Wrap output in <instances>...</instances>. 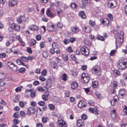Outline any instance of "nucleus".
I'll return each mask as SVG.
<instances>
[{
  "instance_id": "f257e3e1",
  "label": "nucleus",
  "mask_w": 127,
  "mask_h": 127,
  "mask_svg": "<svg viewBox=\"0 0 127 127\" xmlns=\"http://www.w3.org/2000/svg\"><path fill=\"white\" fill-rule=\"evenodd\" d=\"M117 66L118 68L121 70H123L127 67V59L118 61Z\"/></svg>"
},
{
  "instance_id": "f03ea898",
  "label": "nucleus",
  "mask_w": 127,
  "mask_h": 127,
  "mask_svg": "<svg viewBox=\"0 0 127 127\" xmlns=\"http://www.w3.org/2000/svg\"><path fill=\"white\" fill-rule=\"evenodd\" d=\"M113 33L118 38H117V39H118V43L119 44H121L124 41L123 32L122 31L120 32V33L119 34L117 31H114Z\"/></svg>"
},
{
  "instance_id": "7ed1b4c3",
  "label": "nucleus",
  "mask_w": 127,
  "mask_h": 127,
  "mask_svg": "<svg viewBox=\"0 0 127 127\" xmlns=\"http://www.w3.org/2000/svg\"><path fill=\"white\" fill-rule=\"evenodd\" d=\"M101 68L99 65L94 66L92 69L93 72L96 75H99L101 73Z\"/></svg>"
},
{
  "instance_id": "20e7f679",
  "label": "nucleus",
  "mask_w": 127,
  "mask_h": 127,
  "mask_svg": "<svg viewBox=\"0 0 127 127\" xmlns=\"http://www.w3.org/2000/svg\"><path fill=\"white\" fill-rule=\"evenodd\" d=\"M81 79L83 80V83L86 84L89 82L90 78L87 73H83L81 75Z\"/></svg>"
},
{
  "instance_id": "39448f33",
  "label": "nucleus",
  "mask_w": 127,
  "mask_h": 127,
  "mask_svg": "<svg viewBox=\"0 0 127 127\" xmlns=\"http://www.w3.org/2000/svg\"><path fill=\"white\" fill-rule=\"evenodd\" d=\"M81 53L86 56L88 55L89 54V50L87 47L86 46H83L80 48Z\"/></svg>"
},
{
  "instance_id": "423d86ee",
  "label": "nucleus",
  "mask_w": 127,
  "mask_h": 127,
  "mask_svg": "<svg viewBox=\"0 0 127 127\" xmlns=\"http://www.w3.org/2000/svg\"><path fill=\"white\" fill-rule=\"evenodd\" d=\"M26 21L25 16L21 15L18 17L17 19V21L18 23H23Z\"/></svg>"
},
{
  "instance_id": "0eeeda50",
  "label": "nucleus",
  "mask_w": 127,
  "mask_h": 127,
  "mask_svg": "<svg viewBox=\"0 0 127 127\" xmlns=\"http://www.w3.org/2000/svg\"><path fill=\"white\" fill-rule=\"evenodd\" d=\"M108 3L110 4L109 8H114L117 5V3L115 0H111L108 2Z\"/></svg>"
},
{
  "instance_id": "6e6552de",
  "label": "nucleus",
  "mask_w": 127,
  "mask_h": 127,
  "mask_svg": "<svg viewBox=\"0 0 127 127\" xmlns=\"http://www.w3.org/2000/svg\"><path fill=\"white\" fill-rule=\"evenodd\" d=\"M87 105V103L86 101L82 100H80L78 104V107L80 108L86 107Z\"/></svg>"
},
{
  "instance_id": "1a4fd4ad",
  "label": "nucleus",
  "mask_w": 127,
  "mask_h": 127,
  "mask_svg": "<svg viewBox=\"0 0 127 127\" xmlns=\"http://www.w3.org/2000/svg\"><path fill=\"white\" fill-rule=\"evenodd\" d=\"M91 0H82V3L80 4V7L82 8H84L87 4L89 3Z\"/></svg>"
},
{
  "instance_id": "9d476101",
  "label": "nucleus",
  "mask_w": 127,
  "mask_h": 127,
  "mask_svg": "<svg viewBox=\"0 0 127 127\" xmlns=\"http://www.w3.org/2000/svg\"><path fill=\"white\" fill-rule=\"evenodd\" d=\"M35 109L33 107H30L28 109L27 112V114L29 115H30L32 114L35 113Z\"/></svg>"
},
{
  "instance_id": "9b49d317",
  "label": "nucleus",
  "mask_w": 127,
  "mask_h": 127,
  "mask_svg": "<svg viewBox=\"0 0 127 127\" xmlns=\"http://www.w3.org/2000/svg\"><path fill=\"white\" fill-rule=\"evenodd\" d=\"M11 27L12 29L17 31H18L20 30V26L14 23L11 24Z\"/></svg>"
},
{
  "instance_id": "f8f14e48",
  "label": "nucleus",
  "mask_w": 127,
  "mask_h": 127,
  "mask_svg": "<svg viewBox=\"0 0 127 127\" xmlns=\"http://www.w3.org/2000/svg\"><path fill=\"white\" fill-rule=\"evenodd\" d=\"M58 124L59 127H67L65 121L62 120H59Z\"/></svg>"
},
{
  "instance_id": "ddd939ff",
  "label": "nucleus",
  "mask_w": 127,
  "mask_h": 127,
  "mask_svg": "<svg viewBox=\"0 0 127 127\" xmlns=\"http://www.w3.org/2000/svg\"><path fill=\"white\" fill-rule=\"evenodd\" d=\"M25 92H30L31 96L32 97H34L35 96V91L34 90H33L32 89L30 90H26Z\"/></svg>"
},
{
  "instance_id": "4468645a",
  "label": "nucleus",
  "mask_w": 127,
  "mask_h": 127,
  "mask_svg": "<svg viewBox=\"0 0 127 127\" xmlns=\"http://www.w3.org/2000/svg\"><path fill=\"white\" fill-rule=\"evenodd\" d=\"M89 112L91 113H94L95 112V114L96 115H97L98 114V113L97 111V107H95L94 109V111L93 109L92 108H89Z\"/></svg>"
},
{
  "instance_id": "2eb2a0df",
  "label": "nucleus",
  "mask_w": 127,
  "mask_h": 127,
  "mask_svg": "<svg viewBox=\"0 0 127 127\" xmlns=\"http://www.w3.org/2000/svg\"><path fill=\"white\" fill-rule=\"evenodd\" d=\"M9 7H13L17 4V2L15 0H10L9 2Z\"/></svg>"
},
{
  "instance_id": "dca6fc26",
  "label": "nucleus",
  "mask_w": 127,
  "mask_h": 127,
  "mask_svg": "<svg viewBox=\"0 0 127 127\" xmlns=\"http://www.w3.org/2000/svg\"><path fill=\"white\" fill-rule=\"evenodd\" d=\"M110 116L112 119H115L117 117L116 111L115 109H113L111 112Z\"/></svg>"
},
{
  "instance_id": "f3484780",
  "label": "nucleus",
  "mask_w": 127,
  "mask_h": 127,
  "mask_svg": "<svg viewBox=\"0 0 127 127\" xmlns=\"http://www.w3.org/2000/svg\"><path fill=\"white\" fill-rule=\"evenodd\" d=\"M84 121L81 119H79L77 121V125L78 126L81 127L84 124Z\"/></svg>"
},
{
  "instance_id": "a211bd4d",
  "label": "nucleus",
  "mask_w": 127,
  "mask_h": 127,
  "mask_svg": "<svg viewBox=\"0 0 127 127\" xmlns=\"http://www.w3.org/2000/svg\"><path fill=\"white\" fill-rule=\"evenodd\" d=\"M47 30L49 31L52 32L54 30V25H48L47 26Z\"/></svg>"
},
{
  "instance_id": "6ab92c4d",
  "label": "nucleus",
  "mask_w": 127,
  "mask_h": 127,
  "mask_svg": "<svg viewBox=\"0 0 127 127\" xmlns=\"http://www.w3.org/2000/svg\"><path fill=\"white\" fill-rule=\"evenodd\" d=\"M49 94V92H47L46 94L42 95V98L44 100L46 101L47 100Z\"/></svg>"
},
{
  "instance_id": "aec40b11",
  "label": "nucleus",
  "mask_w": 127,
  "mask_h": 127,
  "mask_svg": "<svg viewBox=\"0 0 127 127\" xmlns=\"http://www.w3.org/2000/svg\"><path fill=\"white\" fill-rule=\"evenodd\" d=\"M102 23L104 25H107L109 23V20L107 18H105L102 20Z\"/></svg>"
},
{
  "instance_id": "412c9836",
  "label": "nucleus",
  "mask_w": 127,
  "mask_h": 127,
  "mask_svg": "<svg viewBox=\"0 0 127 127\" xmlns=\"http://www.w3.org/2000/svg\"><path fill=\"white\" fill-rule=\"evenodd\" d=\"M79 30L78 28L76 26L74 27L72 29V32L74 33H77L79 32Z\"/></svg>"
},
{
  "instance_id": "4be33fe9",
  "label": "nucleus",
  "mask_w": 127,
  "mask_h": 127,
  "mask_svg": "<svg viewBox=\"0 0 127 127\" xmlns=\"http://www.w3.org/2000/svg\"><path fill=\"white\" fill-rule=\"evenodd\" d=\"M79 15L83 19H85L86 18V16L83 11H80L79 14Z\"/></svg>"
},
{
  "instance_id": "5701e85b",
  "label": "nucleus",
  "mask_w": 127,
  "mask_h": 127,
  "mask_svg": "<svg viewBox=\"0 0 127 127\" xmlns=\"http://www.w3.org/2000/svg\"><path fill=\"white\" fill-rule=\"evenodd\" d=\"M46 12L47 15L49 17H54V14L51 13L49 9L47 10Z\"/></svg>"
},
{
  "instance_id": "b1692460",
  "label": "nucleus",
  "mask_w": 127,
  "mask_h": 127,
  "mask_svg": "<svg viewBox=\"0 0 127 127\" xmlns=\"http://www.w3.org/2000/svg\"><path fill=\"white\" fill-rule=\"evenodd\" d=\"M125 94L126 92L123 89H121L119 91V94L120 95L123 96Z\"/></svg>"
},
{
  "instance_id": "393cba45",
  "label": "nucleus",
  "mask_w": 127,
  "mask_h": 127,
  "mask_svg": "<svg viewBox=\"0 0 127 127\" xmlns=\"http://www.w3.org/2000/svg\"><path fill=\"white\" fill-rule=\"evenodd\" d=\"M16 63L19 65H23V66H25L24 63H23L20 59H17L15 61Z\"/></svg>"
},
{
  "instance_id": "a878e982",
  "label": "nucleus",
  "mask_w": 127,
  "mask_h": 127,
  "mask_svg": "<svg viewBox=\"0 0 127 127\" xmlns=\"http://www.w3.org/2000/svg\"><path fill=\"white\" fill-rule=\"evenodd\" d=\"M77 86L78 85L77 82L75 81H74L72 83V89L75 90Z\"/></svg>"
},
{
  "instance_id": "bb28decb",
  "label": "nucleus",
  "mask_w": 127,
  "mask_h": 127,
  "mask_svg": "<svg viewBox=\"0 0 127 127\" xmlns=\"http://www.w3.org/2000/svg\"><path fill=\"white\" fill-rule=\"evenodd\" d=\"M85 32L87 33H89L91 32V28L89 27H85Z\"/></svg>"
},
{
  "instance_id": "cd10ccee",
  "label": "nucleus",
  "mask_w": 127,
  "mask_h": 127,
  "mask_svg": "<svg viewBox=\"0 0 127 127\" xmlns=\"http://www.w3.org/2000/svg\"><path fill=\"white\" fill-rule=\"evenodd\" d=\"M36 41L34 39H32L30 41V44L31 46H32L34 45L36 43Z\"/></svg>"
},
{
  "instance_id": "c85d7f7f",
  "label": "nucleus",
  "mask_w": 127,
  "mask_h": 127,
  "mask_svg": "<svg viewBox=\"0 0 127 127\" xmlns=\"http://www.w3.org/2000/svg\"><path fill=\"white\" fill-rule=\"evenodd\" d=\"M43 57L44 58H47L48 56V53L46 51H44L42 54Z\"/></svg>"
},
{
  "instance_id": "c756f323",
  "label": "nucleus",
  "mask_w": 127,
  "mask_h": 127,
  "mask_svg": "<svg viewBox=\"0 0 127 127\" xmlns=\"http://www.w3.org/2000/svg\"><path fill=\"white\" fill-rule=\"evenodd\" d=\"M98 82L96 81H95L93 82L92 84V86L94 88H96L98 85Z\"/></svg>"
},
{
  "instance_id": "7c9ffc66",
  "label": "nucleus",
  "mask_w": 127,
  "mask_h": 127,
  "mask_svg": "<svg viewBox=\"0 0 127 127\" xmlns=\"http://www.w3.org/2000/svg\"><path fill=\"white\" fill-rule=\"evenodd\" d=\"M10 68H11L12 70L14 71H16L18 70V68L16 65L13 64V65L12 67Z\"/></svg>"
},
{
  "instance_id": "2f4dec72",
  "label": "nucleus",
  "mask_w": 127,
  "mask_h": 127,
  "mask_svg": "<svg viewBox=\"0 0 127 127\" xmlns=\"http://www.w3.org/2000/svg\"><path fill=\"white\" fill-rule=\"evenodd\" d=\"M52 46L54 49L58 48L59 47V45L57 43L54 42L52 44Z\"/></svg>"
},
{
  "instance_id": "473e14b6",
  "label": "nucleus",
  "mask_w": 127,
  "mask_h": 127,
  "mask_svg": "<svg viewBox=\"0 0 127 127\" xmlns=\"http://www.w3.org/2000/svg\"><path fill=\"white\" fill-rule=\"evenodd\" d=\"M67 75L66 74L64 73L63 74L61 77L62 79L64 81H66L67 80Z\"/></svg>"
},
{
  "instance_id": "72a5a7b5",
  "label": "nucleus",
  "mask_w": 127,
  "mask_h": 127,
  "mask_svg": "<svg viewBox=\"0 0 127 127\" xmlns=\"http://www.w3.org/2000/svg\"><path fill=\"white\" fill-rule=\"evenodd\" d=\"M13 117L14 118H18L20 117V115L19 113L18 112H15L13 116Z\"/></svg>"
},
{
  "instance_id": "f704fd0d",
  "label": "nucleus",
  "mask_w": 127,
  "mask_h": 127,
  "mask_svg": "<svg viewBox=\"0 0 127 127\" xmlns=\"http://www.w3.org/2000/svg\"><path fill=\"white\" fill-rule=\"evenodd\" d=\"M51 80L49 79L46 81V86H48L50 87L51 86Z\"/></svg>"
},
{
  "instance_id": "c9c22d12",
  "label": "nucleus",
  "mask_w": 127,
  "mask_h": 127,
  "mask_svg": "<svg viewBox=\"0 0 127 127\" xmlns=\"http://www.w3.org/2000/svg\"><path fill=\"white\" fill-rule=\"evenodd\" d=\"M97 38L98 40L101 41H103L104 40V37L103 36H101L99 35H97Z\"/></svg>"
},
{
  "instance_id": "e433bc0d",
  "label": "nucleus",
  "mask_w": 127,
  "mask_h": 127,
  "mask_svg": "<svg viewBox=\"0 0 127 127\" xmlns=\"http://www.w3.org/2000/svg\"><path fill=\"white\" fill-rule=\"evenodd\" d=\"M78 7V5L76 3L74 2L72 3V8L76 9Z\"/></svg>"
},
{
  "instance_id": "4c0bfd02",
  "label": "nucleus",
  "mask_w": 127,
  "mask_h": 127,
  "mask_svg": "<svg viewBox=\"0 0 127 127\" xmlns=\"http://www.w3.org/2000/svg\"><path fill=\"white\" fill-rule=\"evenodd\" d=\"M26 70V69L24 67L20 68L19 70V71L20 73H24Z\"/></svg>"
},
{
  "instance_id": "58836bf2",
  "label": "nucleus",
  "mask_w": 127,
  "mask_h": 127,
  "mask_svg": "<svg viewBox=\"0 0 127 127\" xmlns=\"http://www.w3.org/2000/svg\"><path fill=\"white\" fill-rule=\"evenodd\" d=\"M48 106L50 110H53L54 109L55 107L54 105L52 104H49Z\"/></svg>"
},
{
  "instance_id": "ea45409f",
  "label": "nucleus",
  "mask_w": 127,
  "mask_h": 127,
  "mask_svg": "<svg viewBox=\"0 0 127 127\" xmlns=\"http://www.w3.org/2000/svg\"><path fill=\"white\" fill-rule=\"evenodd\" d=\"M78 74V72L76 70H73L72 71V75L74 76H76Z\"/></svg>"
},
{
  "instance_id": "a19ab883",
  "label": "nucleus",
  "mask_w": 127,
  "mask_h": 127,
  "mask_svg": "<svg viewBox=\"0 0 127 127\" xmlns=\"http://www.w3.org/2000/svg\"><path fill=\"white\" fill-rule=\"evenodd\" d=\"M81 117L84 120H86L87 118V116L85 114H83L81 116Z\"/></svg>"
},
{
  "instance_id": "79ce46f5",
  "label": "nucleus",
  "mask_w": 127,
  "mask_h": 127,
  "mask_svg": "<svg viewBox=\"0 0 127 127\" xmlns=\"http://www.w3.org/2000/svg\"><path fill=\"white\" fill-rule=\"evenodd\" d=\"M47 73V71L45 69L43 70L41 72V75L44 76L46 75Z\"/></svg>"
},
{
  "instance_id": "37998d69",
  "label": "nucleus",
  "mask_w": 127,
  "mask_h": 127,
  "mask_svg": "<svg viewBox=\"0 0 127 127\" xmlns=\"http://www.w3.org/2000/svg\"><path fill=\"white\" fill-rule=\"evenodd\" d=\"M13 63L11 62H8L7 63V66H8L10 68H11L12 67L13 65Z\"/></svg>"
},
{
  "instance_id": "c03bdc74",
  "label": "nucleus",
  "mask_w": 127,
  "mask_h": 127,
  "mask_svg": "<svg viewBox=\"0 0 127 127\" xmlns=\"http://www.w3.org/2000/svg\"><path fill=\"white\" fill-rule=\"evenodd\" d=\"M48 119L47 118H42V121L43 123H45L47 122Z\"/></svg>"
},
{
  "instance_id": "a18cd8bd",
  "label": "nucleus",
  "mask_w": 127,
  "mask_h": 127,
  "mask_svg": "<svg viewBox=\"0 0 127 127\" xmlns=\"http://www.w3.org/2000/svg\"><path fill=\"white\" fill-rule=\"evenodd\" d=\"M37 90L41 92H43L45 91V89H43L42 87H37Z\"/></svg>"
},
{
  "instance_id": "49530a36",
  "label": "nucleus",
  "mask_w": 127,
  "mask_h": 127,
  "mask_svg": "<svg viewBox=\"0 0 127 127\" xmlns=\"http://www.w3.org/2000/svg\"><path fill=\"white\" fill-rule=\"evenodd\" d=\"M21 59L24 61L27 62L28 61V58L26 57H22L21 58Z\"/></svg>"
},
{
  "instance_id": "de8ad7c7",
  "label": "nucleus",
  "mask_w": 127,
  "mask_h": 127,
  "mask_svg": "<svg viewBox=\"0 0 127 127\" xmlns=\"http://www.w3.org/2000/svg\"><path fill=\"white\" fill-rule=\"evenodd\" d=\"M89 23L92 26H93L95 25V21L91 20H90L89 22Z\"/></svg>"
},
{
  "instance_id": "09e8293b",
  "label": "nucleus",
  "mask_w": 127,
  "mask_h": 127,
  "mask_svg": "<svg viewBox=\"0 0 127 127\" xmlns=\"http://www.w3.org/2000/svg\"><path fill=\"white\" fill-rule=\"evenodd\" d=\"M20 122L19 121L18 119H14L13 120V123L15 124H16Z\"/></svg>"
},
{
  "instance_id": "8fccbe9b",
  "label": "nucleus",
  "mask_w": 127,
  "mask_h": 127,
  "mask_svg": "<svg viewBox=\"0 0 127 127\" xmlns=\"http://www.w3.org/2000/svg\"><path fill=\"white\" fill-rule=\"evenodd\" d=\"M123 110L125 114L127 115V106H124Z\"/></svg>"
},
{
  "instance_id": "3c124183",
  "label": "nucleus",
  "mask_w": 127,
  "mask_h": 127,
  "mask_svg": "<svg viewBox=\"0 0 127 127\" xmlns=\"http://www.w3.org/2000/svg\"><path fill=\"white\" fill-rule=\"evenodd\" d=\"M117 102V101L113 99L111 101V103L112 105L114 106L115 105Z\"/></svg>"
},
{
  "instance_id": "603ef678",
  "label": "nucleus",
  "mask_w": 127,
  "mask_h": 127,
  "mask_svg": "<svg viewBox=\"0 0 127 127\" xmlns=\"http://www.w3.org/2000/svg\"><path fill=\"white\" fill-rule=\"evenodd\" d=\"M54 49L53 48L50 49L49 51V52L52 54H53L55 53V51H54Z\"/></svg>"
},
{
  "instance_id": "864d4df0",
  "label": "nucleus",
  "mask_w": 127,
  "mask_h": 127,
  "mask_svg": "<svg viewBox=\"0 0 127 127\" xmlns=\"http://www.w3.org/2000/svg\"><path fill=\"white\" fill-rule=\"evenodd\" d=\"M39 79L42 81H43L45 80V78L42 76H40L39 77Z\"/></svg>"
},
{
  "instance_id": "5fc2aeb1",
  "label": "nucleus",
  "mask_w": 127,
  "mask_h": 127,
  "mask_svg": "<svg viewBox=\"0 0 127 127\" xmlns=\"http://www.w3.org/2000/svg\"><path fill=\"white\" fill-rule=\"evenodd\" d=\"M5 84V83L3 81L0 80V87L3 86Z\"/></svg>"
},
{
  "instance_id": "6e6d98bb",
  "label": "nucleus",
  "mask_w": 127,
  "mask_h": 127,
  "mask_svg": "<svg viewBox=\"0 0 127 127\" xmlns=\"http://www.w3.org/2000/svg\"><path fill=\"white\" fill-rule=\"evenodd\" d=\"M115 50H111L110 53V55L111 56H113L115 53Z\"/></svg>"
},
{
  "instance_id": "4d7b16f0",
  "label": "nucleus",
  "mask_w": 127,
  "mask_h": 127,
  "mask_svg": "<svg viewBox=\"0 0 127 127\" xmlns=\"http://www.w3.org/2000/svg\"><path fill=\"white\" fill-rule=\"evenodd\" d=\"M113 85L114 88L115 89L117 86V83L116 81H114L113 82Z\"/></svg>"
},
{
  "instance_id": "13d9d810",
  "label": "nucleus",
  "mask_w": 127,
  "mask_h": 127,
  "mask_svg": "<svg viewBox=\"0 0 127 127\" xmlns=\"http://www.w3.org/2000/svg\"><path fill=\"white\" fill-rule=\"evenodd\" d=\"M66 50L68 52L71 53V46H69L66 49Z\"/></svg>"
},
{
  "instance_id": "bf43d9fd",
  "label": "nucleus",
  "mask_w": 127,
  "mask_h": 127,
  "mask_svg": "<svg viewBox=\"0 0 127 127\" xmlns=\"http://www.w3.org/2000/svg\"><path fill=\"white\" fill-rule=\"evenodd\" d=\"M19 104L20 106L21 107H23L24 106V103L22 101L19 102Z\"/></svg>"
},
{
  "instance_id": "052dcab7",
  "label": "nucleus",
  "mask_w": 127,
  "mask_h": 127,
  "mask_svg": "<svg viewBox=\"0 0 127 127\" xmlns=\"http://www.w3.org/2000/svg\"><path fill=\"white\" fill-rule=\"evenodd\" d=\"M6 54L4 53L0 54V58H4L5 57Z\"/></svg>"
},
{
  "instance_id": "680f3d73",
  "label": "nucleus",
  "mask_w": 127,
  "mask_h": 127,
  "mask_svg": "<svg viewBox=\"0 0 127 127\" xmlns=\"http://www.w3.org/2000/svg\"><path fill=\"white\" fill-rule=\"evenodd\" d=\"M43 125L41 123H38L36 124V127H43Z\"/></svg>"
},
{
  "instance_id": "e2e57ef3",
  "label": "nucleus",
  "mask_w": 127,
  "mask_h": 127,
  "mask_svg": "<svg viewBox=\"0 0 127 127\" xmlns=\"http://www.w3.org/2000/svg\"><path fill=\"white\" fill-rule=\"evenodd\" d=\"M41 36L40 35H37L36 36V40L38 41L40 40L41 39Z\"/></svg>"
},
{
  "instance_id": "0e129e2a",
  "label": "nucleus",
  "mask_w": 127,
  "mask_h": 127,
  "mask_svg": "<svg viewBox=\"0 0 127 127\" xmlns=\"http://www.w3.org/2000/svg\"><path fill=\"white\" fill-rule=\"evenodd\" d=\"M38 104L41 106H42L45 104V102L43 101H40L38 102Z\"/></svg>"
},
{
  "instance_id": "69168bd1",
  "label": "nucleus",
  "mask_w": 127,
  "mask_h": 127,
  "mask_svg": "<svg viewBox=\"0 0 127 127\" xmlns=\"http://www.w3.org/2000/svg\"><path fill=\"white\" fill-rule=\"evenodd\" d=\"M12 51V49L11 48H8L7 49L6 52L8 53H10Z\"/></svg>"
},
{
  "instance_id": "338daca9",
  "label": "nucleus",
  "mask_w": 127,
  "mask_h": 127,
  "mask_svg": "<svg viewBox=\"0 0 127 127\" xmlns=\"http://www.w3.org/2000/svg\"><path fill=\"white\" fill-rule=\"evenodd\" d=\"M32 26H33V31H37L38 30V28L37 26L32 25Z\"/></svg>"
},
{
  "instance_id": "774afa93",
  "label": "nucleus",
  "mask_w": 127,
  "mask_h": 127,
  "mask_svg": "<svg viewBox=\"0 0 127 127\" xmlns=\"http://www.w3.org/2000/svg\"><path fill=\"white\" fill-rule=\"evenodd\" d=\"M35 73L37 74H39L40 73V70L39 68H36L35 71Z\"/></svg>"
}]
</instances>
